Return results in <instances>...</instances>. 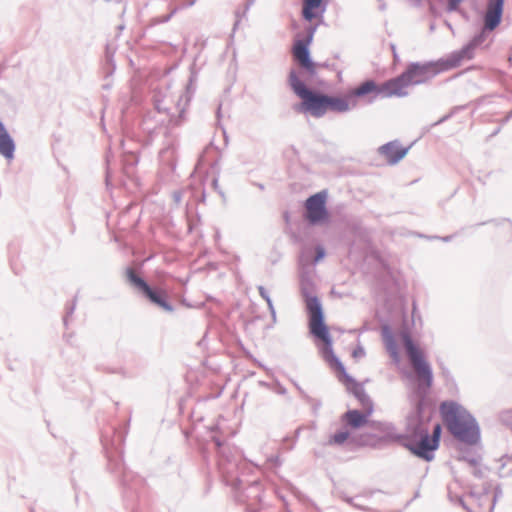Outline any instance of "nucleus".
Returning <instances> with one entry per match:
<instances>
[{"instance_id":"5","label":"nucleus","mask_w":512,"mask_h":512,"mask_svg":"<svg viewBox=\"0 0 512 512\" xmlns=\"http://www.w3.org/2000/svg\"><path fill=\"white\" fill-rule=\"evenodd\" d=\"M129 282L136 287L150 302L159 306L165 311L172 312L173 307L168 302V294L163 289H152L142 278H140L132 269L127 271Z\"/></svg>"},{"instance_id":"14","label":"nucleus","mask_w":512,"mask_h":512,"mask_svg":"<svg viewBox=\"0 0 512 512\" xmlns=\"http://www.w3.org/2000/svg\"><path fill=\"white\" fill-rule=\"evenodd\" d=\"M15 145L4 125L0 122V154L7 159H12Z\"/></svg>"},{"instance_id":"21","label":"nucleus","mask_w":512,"mask_h":512,"mask_svg":"<svg viewBox=\"0 0 512 512\" xmlns=\"http://www.w3.org/2000/svg\"><path fill=\"white\" fill-rule=\"evenodd\" d=\"M353 355L354 356L359 355V352H353Z\"/></svg>"},{"instance_id":"15","label":"nucleus","mask_w":512,"mask_h":512,"mask_svg":"<svg viewBox=\"0 0 512 512\" xmlns=\"http://www.w3.org/2000/svg\"><path fill=\"white\" fill-rule=\"evenodd\" d=\"M321 2H322V0H304L303 1V12H302L303 17L309 21L314 19L317 16L318 11L321 8Z\"/></svg>"},{"instance_id":"17","label":"nucleus","mask_w":512,"mask_h":512,"mask_svg":"<svg viewBox=\"0 0 512 512\" xmlns=\"http://www.w3.org/2000/svg\"><path fill=\"white\" fill-rule=\"evenodd\" d=\"M349 436L350 433L348 431H339L330 437L328 443L330 445H341L349 438Z\"/></svg>"},{"instance_id":"1","label":"nucleus","mask_w":512,"mask_h":512,"mask_svg":"<svg viewBox=\"0 0 512 512\" xmlns=\"http://www.w3.org/2000/svg\"><path fill=\"white\" fill-rule=\"evenodd\" d=\"M306 308L309 314L310 333L323 342L321 354L323 359L334 370L338 380L351 392L362 406L363 412L349 410L342 416V420L351 428L358 429L367 424L373 413V403L365 393L363 386L353 379L345 370L343 364L335 356L332 349V339L329 328L324 322L321 304L316 296L306 297Z\"/></svg>"},{"instance_id":"3","label":"nucleus","mask_w":512,"mask_h":512,"mask_svg":"<svg viewBox=\"0 0 512 512\" xmlns=\"http://www.w3.org/2000/svg\"><path fill=\"white\" fill-rule=\"evenodd\" d=\"M440 412L445 425L455 438L468 444L478 442L479 427L464 408L453 402H444L440 406Z\"/></svg>"},{"instance_id":"2","label":"nucleus","mask_w":512,"mask_h":512,"mask_svg":"<svg viewBox=\"0 0 512 512\" xmlns=\"http://www.w3.org/2000/svg\"><path fill=\"white\" fill-rule=\"evenodd\" d=\"M289 84L294 93L302 100L298 111L310 113L313 117H322L328 110L346 112L350 108L346 98L329 96L309 90L294 70L289 74Z\"/></svg>"},{"instance_id":"20","label":"nucleus","mask_w":512,"mask_h":512,"mask_svg":"<svg viewBox=\"0 0 512 512\" xmlns=\"http://www.w3.org/2000/svg\"><path fill=\"white\" fill-rule=\"evenodd\" d=\"M463 0H448V10L449 11H454L458 8L459 4L462 2Z\"/></svg>"},{"instance_id":"19","label":"nucleus","mask_w":512,"mask_h":512,"mask_svg":"<svg viewBox=\"0 0 512 512\" xmlns=\"http://www.w3.org/2000/svg\"><path fill=\"white\" fill-rule=\"evenodd\" d=\"M325 256V250L323 247L321 246H318L316 248V257H315V262H319L320 260H322Z\"/></svg>"},{"instance_id":"4","label":"nucleus","mask_w":512,"mask_h":512,"mask_svg":"<svg viewBox=\"0 0 512 512\" xmlns=\"http://www.w3.org/2000/svg\"><path fill=\"white\" fill-rule=\"evenodd\" d=\"M401 339L405 347L410 364L415 371L418 380L427 388L433 383V374L429 362L426 359L424 350L414 342L408 332L401 333Z\"/></svg>"},{"instance_id":"12","label":"nucleus","mask_w":512,"mask_h":512,"mask_svg":"<svg viewBox=\"0 0 512 512\" xmlns=\"http://www.w3.org/2000/svg\"><path fill=\"white\" fill-rule=\"evenodd\" d=\"M408 149L402 147L397 142H389L379 148V152L384 156L389 164H396L407 154Z\"/></svg>"},{"instance_id":"10","label":"nucleus","mask_w":512,"mask_h":512,"mask_svg":"<svg viewBox=\"0 0 512 512\" xmlns=\"http://www.w3.org/2000/svg\"><path fill=\"white\" fill-rule=\"evenodd\" d=\"M407 94V88L400 75L380 84L381 98L404 97Z\"/></svg>"},{"instance_id":"8","label":"nucleus","mask_w":512,"mask_h":512,"mask_svg":"<svg viewBox=\"0 0 512 512\" xmlns=\"http://www.w3.org/2000/svg\"><path fill=\"white\" fill-rule=\"evenodd\" d=\"M437 72L434 64L410 65L400 76L404 81L406 88L411 85L423 83Z\"/></svg>"},{"instance_id":"18","label":"nucleus","mask_w":512,"mask_h":512,"mask_svg":"<svg viewBox=\"0 0 512 512\" xmlns=\"http://www.w3.org/2000/svg\"><path fill=\"white\" fill-rule=\"evenodd\" d=\"M387 349H388L389 353L391 354V356L394 358V360L398 361L399 355H398L397 348H396V345L393 342V340H389L387 342Z\"/></svg>"},{"instance_id":"22","label":"nucleus","mask_w":512,"mask_h":512,"mask_svg":"<svg viewBox=\"0 0 512 512\" xmlns=\"http://www.w3.org/2000/svg\"><path fill=\"white\" fill-rule=\"evenodd\" d=\"M353 355L354 356L359 355V352H353Z\"/></svg>"},{"instance_id":"16","label":"nucleus","mask_w":512,"mask_h":512,"mask_svg":"<svg viewBox=\"0 0 512 512\" xmlns=\"http://www.w3.org/2000/svg\"><path fill=\"white\" fill-rule=\"evenodd\" d=\"M462 58H463V53H458V54L452 55L450 58H448L447 60H445L441 63V66H442L441 69L447 70V69H451V68H455V67L459 66Z\"/></svg>"},{"instance_id":"7","label":"nucleus","mask_w":512,"mask_h":512,"mask_svg":"<svg viewBox=\"0 0 512 512\" xmlns=\"http://www.w3.org/2000/svg\"><path fill=\"white\" fill-rule=\"evenodd\" d=\"M327 195L319 192L310 196L305 202L306 219L311 224L323 223L328 220L329 214L326 209Z\"/></svg>"},{"instance_id":"9","label":"nucleus","mask_w":512,"mask_h":512,"mask_svg":"<svg viewBox=\"0 0 512 512\" xmlns=\"http://www.w3.org/2000/svg\"><path fill=\"white\" fill-rule=\"evenodd\" d=\"M311 42V36L305 40H297L295 41L292 48V55L295 61L305 69L311 75L315 74L317 65L314 63L309 56L308 46Z\"/></svg>"},{"instance_id":"11","label":"nucleus","mask_w":512,"mask_h":512,"mask_svg":"<svg viewBox=\"0 0 512 512\" xmlns=\"http://www.w3.org/2000/svg\"><path fill=\"white\" fill-rule=\"evenodd\" d=\"M504 0H489L484 16V25L487 30H494L501 22Z\"/></svg>"},{"instance_id":"13","label":"nucleus","mask_w":512,"mask_h":512,"mask_svg":"<svg viewBox=\"0 0 512 512\" xmlns=\"http://www.w3.org/2000/svg\"><path fill=\"white\" fill-rule=\"evenodd\" d=\"M367 95L380 97V84H377L373 80H367L362 82L359 86L350 92V96L353 97H364Z\"/></svg>"},{"instance_id":"6","label":"nucleus","mask_w":512,"mask_h":512,"mask_svg":"<svg viewBox=\"0 0 512 512\" xmlns=\"http://www.w3.org/2000/svg\"><path fill=\"white\" fill-rule=\"evenodd\" d=\"M441 425L436 424L433 428L432 436L428 434L423 435L419 440H411L407 447L416 456L431 461L433 459V451L439 446Z\"/></svg>"}]
</instances>
